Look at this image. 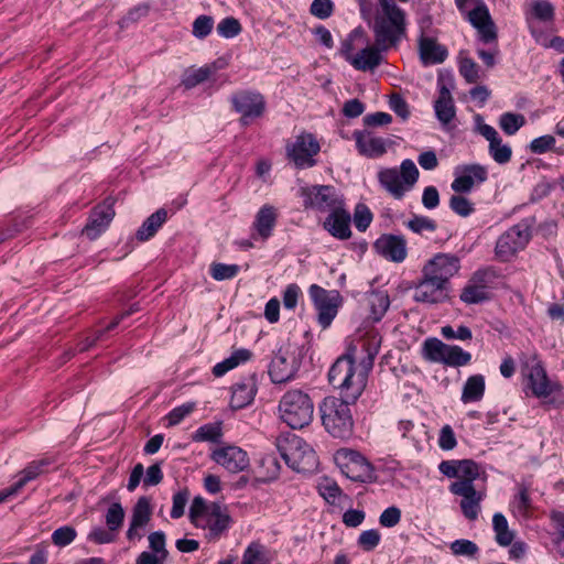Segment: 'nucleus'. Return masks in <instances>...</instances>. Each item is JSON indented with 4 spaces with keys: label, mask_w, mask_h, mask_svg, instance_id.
<instances>
[{
    "label": "nucleus",
    "mask_w": 564,
    "mask_h": 564,
    "mask_svg": "<svg viewBox=\"0 0 564 564\" xmlns=\"http://www.w3.org/2000/svg\"><path fill=\"white\" fill-rule=\"evenodd\" d=\"M359 344L367 355L365 358L361 359L357 349L350 347L328 371V381L339 391L340 398H325L319 412L324 427L334 437L346 438L351 435L354 420L349 403H355L365 390L368 371L379 350L375 339L371 343L364 339Z\"/></svg>",
    "instance_id": "1"
},
{
    "label": "nucleus",
    "mask_w": 564,
    "mask_h": 564,
    "mask_svg": "<svg viewBox=\"0 0 564 564\" xmlns=\"http://www.w3.org/2000/svg\"><path fill=\"white\" fill-rule=\"evenodd\" d=\"M192 524L204 531L209 543L218 542L227 534L234 520L228 507L219 502L207 503L202 497H195L189 508Z\"/></svg>",
    "instance_id": "2"
},
{
    "label": "nucleus",
    "mask_w": 564,
    "mask_h": 564,
    "mask_svg": "<svg viewBox=\"0 0 564 564\" xmlns=\"http://www.w3.org/2000/svg\"><path fill=\"white\" fill-rule=\"evenodd\" d=\"M521 362L525 388L531 394L549 404L564 405V388L557 381L550 380L538 355H523Z\"/></svg>",
    "instance_id": "3"
},
{
    "label": "nucleus",
    "mask_w": 564,
    "mask_h": 564,
    "mask_svg": "<svg viewBox=\"0 0 564 564\" xmlns=\"http://www.w3.org/2000/svg\"><path fill=\"white\" fill-rule=\"evenodd\" d=\"M405 31L406 19H403V25H401L399 33H392V35H387V37L382 40V37H378V33L376 32L375 17L372 23L375 44L366 46L356 54L346 53V61L357 70H373L381 64L383 59L381 52L387 51L391 47H395L399 44V42L405 36Z\"/></svg>",
    "instance_id": "4"
},
{
    "label": "nucleus",
    "mask_w": 564,
    "mask_h": 564,
    "mask_svg": "<svg viewBox=\"0 0 564 564\" xmlns=\"http://www.w3.org/2000/svg\"><path fill=\"white\" fill-rule=\"evenodd\" d=\"M275 446L286 465L299 473H311L317 467V457L313 447L303 438L286 433L280 435Z\"/></svg>",
    "instance_id": "5"
},
{
    "label": "nucleus",
    "mask_w": 564,
    "mask_h": 564,
    "mask_svg": "<svg viewBox=\"0 0 564 564\" xmlns=\"http://www.w3.org/2000/svg\"><path fill=\"white\" fill-rule=\"evenodd\" d=\"M278 411L280 419L291 429H302L313 420L314 404L306 392L292 389L282 395Z\"/></svg>",
    "instance_id": "6"
},
{
    "label": "nucleus",
    "mask_w": 564,
    "mask_h": 564,
    "mask_svg": "<svg viewBox=\"0 0 564 564\" xmlns=\"http://www.w3.org/2000/svg\"><path fill=\"white\" fill-rule=\"evenodd\" d=\"M420 171L415 163L405 159L399 167H384L378 172L381 187L394 199H402L416 184Z\"/></svg>",
    "instance_id": "7"
},
{
    "label": "nucleus",
    "mask_w": 564,
    "mask_h": 564,
    "mask_svg": "<svg viewBox=\"0 0 564 564\" xmlns=\"http://www.w3.org/2000/svg\"><path fill=\"white\" fill-rule=\"evenodd\" d=\"M335 463L341 473L354 481L367 482L373 478L371 464L356 451L338 449L335 454Z\"/></svg>",
    "instance_id": "8"
},
{
    "label": "nucleus",
    "mask_w": 564,
    "mask_h": 564,
    "mask_svg": "<svg viewBox=\"0 0 564 564\" xmlns=\"http://www.w3.org/2000/svg\"><path fill=\"white\" fill-rule=\"evenodd\" d=\"M301 366L295 347L283 345L275 352L269 367V376L273 383H285L294 379Z\"/></svg>",
    "instance_id": "9"
},
{
    "label": "nucleus",
    "mask_w": 564,
    "mask_h": 564,
    "mask_svg": "<svg viewBox=\"0 0 564 564\" xmlns=\"http://www.w3.org/2000/svg\"><path fill=\"white\" fill-rule=\"evenodd\" d=\"M308 293L318 312L317 321L319 325L327 328L336 317L341 303L339 292L336 290L328 291L317 284H312Z\"/></svg>",
    "instance_id": "10"
},
{
    "label": "nucleus",
    "mask_w": 564,
    "mask_h": 564,
    "mask_svg": "<svg viewBox=\"0 0 564 564\" xmlns=\"http://www.w3.org/2000/svg\"><path fill=\"white\" fill-rule=\"evenodd\" d=\"M376 32L378 37L386 39L387 35L398 32L403 25V19H406L405 11L397 4L394 0H378V10L376 12Z\"/></svg>",
    "instance_id": "11"
},
{
    "label": "nucleus",
    "mask_w": 564,
    "mask_h": 564,
    "mask_svg": "<svg viewBox=\"0 0 564 564\" xmlns=\"http://www.w3.org/2000/svg\"><path fill=\"white\" fill-rule=\"evenodd\" d=\"M530 240L529 228L518 224L505 231L497 240L496 256L501 261H509L522 250Z\"/></svg>",
    "instance_id": "12"
},
{
    "label": "nucleus",
    "mask_w": 564,
    "mask_h": 564,
    "mask_svg": "<svg viewBox=\"0 0 564 564\" xmlns=\"http://www.w3.org/2000/svg\"><path fill=\"white\" fill-rule=\"evenodd\" d=\"M231 105L236 112L240 113V123L248 126L257 118H260L265 110L263 96L256 91L240 90L231 96Z\"/></svg>",
    "instance_id": "13"
},
{
    "label": "nucleus",
    "mask_w": 564,
    "mask_h": 564,
    "mask_svg": "<svg viewBox=\"0 0 564 564\" xmlns=\"http://www.w3.org/2000/svg\"><path fill=\"white\" fill-rule=\"evenodd\" d=\"M301 195L306 207L316 208L322 212L330 213L343 206V200L336 188L329 185L303 187Z\"/></svg>",
    "instance_id": "14"
},
{
    "label": "nucleus",
    "mask_w": 564,
    "mask_h": 564,
    "mask_svg": "<svg viewBox=\"0 0 564 564\" xmlns=\"http://www.w3.org/2000/svg\"><path fill=\"white\" fill-rule=\"evenodd\" d=\"M460 269L459 259L448 253H437L422 268L421 273L444 284L449 289V280Z\"/></svg>",
    "instance_id": "15"
},
{
    "label": "nucleus",
    "mask_w": 564,
    "mask_h": 564,
    "mask_svg": "<svg viewBox=\"0 0 564 564\" xmlns=\"http://www.w3.org/2000/svg\"><path fill=\"white\" fill-rule=\"evenodd\" d=\"M449 491L462 498L459 507L464 517L470 521H475L479 516L486 491L477 490L474 484L466 481L452 482Z\"/></svg>",
    "instance_id": "16"
},
{
    "label": "nucleus",
    "mask_w": 564,
    "mask_h": 564,
    "mask_svg": "<svg viewBox=\"0 0 564 564\" xmlns=\"http://www.w3.org/2000/svg\"><path fill=\"white\" fill-rule=\"evenodd\" d=\"M319 152V143L311 133H301L294 142L288 144L286 153L296 167L305 169L315 165L314 156Z\"/></svg>",
    "instance_id": "17"
},
{
    "label": "nucleus",
    "mask_w": 564,
    "mask_h": 564,
    "mask_svg": "<svg viewBox=\"0 0 564 564\" xmlns=\"http://www.w3.org/2000/svg\"><path fill=\"white\" fill-rule=\"evenodd\" d=\"M555 12L553 4L547 0H531L529 9L525 12V22L530 30L531 35L536 42L543 41V32L538 25V22L552 24L554 21Z\"/></svg>",
    "instance_id": "18"
},
{
    "label": "nucleus",
    "mask_w": 564,
    "mask_h": 564,
    "mask_svg": "<svg viewBox=\"0 0 564 564\" xmlns=\"http://www.w3.org/2000/svg\"><path fill=\"white\" fill-rule=\"evenodd\" d=\"M449 289L444 284L421 273L414 286L413 300L417 303L437 305L448 300Z\"/></svg>",
    "instance_id": "19"
},
{
    "label": "nucleus",
    "mask_w": 564,
    "mask_h": 564,
    "mask_svg": "<svg viewBox=\"0 0 564 564\" xmlns=\"http://www.w3.org/2000/svg\"><path fill=\"white\" fill-rule=\"evenodd\" d=\"M212 459L229 473L236 474L246 470L250 460L246 451L235 445H226L214 449Z\"/></svg>",
    "instance_id": "20"
},
{
    "label": "nucleus",
    "mask_w": 564,
    "mask_h": 564,
    "mask_svg": "<svg viewBox=\"0 0 564 564\" xmlns=\"http://www.w3.org/2000/svg\"><path fill=\"white\" fill-rule=\"evenodd\" d=\"M477 131L489 142V154L498 164H506L511 160L512 150L511 148L502 143V139L499 137L497 130L482 122L481 116H476Z\"/></svg>",
    "instance_id": "21"
},
{
    "label": "nucleus",
    "mask_w": 564,
    "mask_h": 564,
    "mask_svg": "<svg viewBox=\"0 0 564 564\" xmlns=\"http://www.w3.org/2000/svg\"><path fill=\"white\" fill-rule=\"evenodd\" d=\"M489 278L487 270L476 271L460 292L459 299L466 304H478L489 300Z\"/></svg>",
    "instance_id": "22"
},
{
    "label": "nucleus",
    "mask_w": 564,
    "mask_h": 564,
    "mask_svg": "<svg viewBox=\"0 0 564 564\" xmlns=\"http://www.w3.org/2000/svg\"><path fill=\"white\" fill-rule=\"evenodd\" d=\"M352 137L359 154L370 159L382 156L392 144L389 139L378 137L369 130H356Z\"/></svg>",
    "instance_id": "23"
},
{
    "label": "nucleus",
    "mask_w": 564,
    "mask_h": 564,
    "mask_svg": "<svg viewBox=\"0 0 564 564\" xmlns=\"http://www.w3.org/2000/svg\"><path fill=\"white\" fill-rule=\"evenodd\" d=\"M488 177L487 169L480 164H466L455 169L452 189L456 193H469L475 182L484 183Z\"/></svg>",
    "instance_id": "24"
},
{
    "label": "nucleus",
    "mask_w": 564,
    "mask_h": 564,
    "mask_svg": "<svg viewBox=\"0 0 564 564\" xmlns=\"http://www.w3.org/2000/svg\"><path fill=\"white\" fill-rule=\"evenodd\" d=\"M152 516L151 499L149 497H140L132 510V517L127 539L131 542L140 541L143 538L142 530L148 525Z\"/></svg>",
    "instance_id": "25"
},
{
    "label": "nucleus",
    "mask_w": 564,
    "mask_h": 564,
    "mask_svg": "<svg viewBox=\"0 0 564 564\" xmlns=\"http://www.w3.org/2000/svg\"><path fill=\"white\" fill-rule=\"evenodd\" d=\"M375 248L379 254L397 263L404 261L408 254L406 241L402 236L382 235L376 240Z\"/></svg>",
    "instance_id": "26"
},
{
    "label": "nucleus",
    "mask_w": 564,
    "mask_h": 564,
    "mask_svg": "<svg viewBox=\"0 0 564 564\" xmlns=\"http://www.w3.org/2000/svg\"><path fill=\"white\" fill-rule=\"evenodd\" d=\"M115 216L112 204L104 203L97 206L91 213L88 223L83 228V235L94 240L104 232Z\"/></svg>",
    "instance_id": "27"
},
{
    "label": "nucleus",
    "mask_w": 564,
    "mask_h": 564,
    "mask_svg": "<svg viewBox=\"0 0 564 564\" xmlns=\"http://www.w3.org/2000/svg\"><path fill=\"white\" fill-rule=\"evenodd\" d=\"M256 393V375H250L249 377L236 382L231 388V409L239 410L248 406L253 401Z\"/></svg>",
    "instance_id": "28"
},
{
    "label": "nucleus",
    "mask_w": 564,
    "mask_h": 564,
    "mask_svg": "<svg viewBox=\"0 0 564 564\" xmlns=\"http://www.w3.org/2000/svg\"><path fill=\"white\" fill-rule=\"evenodd\" d=\"M350 214L340 206L329 213L324 221V228L335 238L347 240L351 237Z\"/></svg>",
    "instance_id": "29"
},
{
    "label": "nucleus",
    "mask_w": 564,
    "mask_h": 564,
    "mask_svg": "<svg viewBox=\"0 0 564 564\" xmlns=\"http://www.w3.org/2000/svg\"><path fill=\"white\" fill-rule=\"evenodd\" d=\"M278 219L276 209L269 204L263 205L254 217V221L252 227L256 231L252 238H260L262 240H267L271 235L275 227Z\"/></svg>",
    "instance_id": "30"
},
{
    "label": "nucleus",
    "mask_w": 564,
    "mask_h": 564,
    "mask_svg": "<svg viewBox=\"0 0 564 564\" xmlns=\"http://www.w3.org/2000/svg\"><path fill=\"white\" fill-rule=\"evenodd\" d=\"M420 58L424 65L441 64L447 57V50L436 39L422 35L419 39Z\"/></svg>",
    "instance_id": "31"
},
{
    "label": "nucleus",
    "mask_w": 564,
    "mask_h": 564,
    "mask_svg": "<svg viewBox=\"0 0 564 564\" xmlns=\"http://www.w3.org/2000/svg\"><path fill=\"white\" fill-rule=\"evenodd\" d=\"M47 459L33 460L20 471V478L10 487L6 488L10 497L15 496L29 482L42 475L48 466Z\"/></svg>",
    "instance_id": "32"
},
{
    "label": "nucleus",
    "mask_w": 564,
    "mask_h": 564,
    "mask_svg": "<svg viewBox=\"0 0 564 564\" xmlns=\"http://www.w3.org/2000/svg\"><path fill=\"white\" fill-rule=\"evenodd\" d=\"M395 430L402 438L409 440L417 448L421 447L427 437L425 425L411 420H400Z\"/></svg>",
    "instance_id": "33"
},
{
    "label": "nucleus",
    "mask_w": 564,
    "mask_h": 564,
    "mask_svg": "<svg viewBox=\"0 0 564 564\" xmlns=\"http://www.w3.org/2000/svg\"><path fill=\"white\" fill-rule=\"evenodd\" d=\"M437 119L443 123H449L455 117V106L449 89L442 85L440 95L434 105Z\"/></svg>",
    "instance_id": "34"
},
{
    "label": "nucleus",
    "mask_w": 564,
    "mask_h": 564,
    "mask_svg": "<svg viewBox=\"0 0 564 564\" xmlns=\"http://www.w3.org/2000/svg\"><path fill=\"white\" fill-rule=\"evenodd\" d=\"M217 70L218 67L215 63L206 64L198 68L189 67L184 72L181 84L186 89H192L195 86L208 80Z\"/></svg>",
    "instance_id": "35"
},
{
    "label": "nucleus",
    "mask_w": 564,
    "mask_h": 564,
    "mask_svg": "<svg viewBox=\"0 0 564 564\" xmlns=\"http://www.w3.org/2000/svg\"><path fill=\"white\" fill-rule=\"evenodd\" d=\"M167 219V212L164 208L158 209L150 215L138 229L135 237L139 241L151 239Z\"/></svg>",
    "instance_id": "36"
},
{
    "label": "nucleus",
    "mask_w": 564,
    "mask_h": 564,
    "mask_svg": "<svg viewBox=\"0 0 564 564\" xmlns=\"http://www.w3.org/2000/svg\"><path fill=\"white\" fill-rule=\"evenodd\" d=\"M251 356V351L246 348L237 349L228 358L214 366L213 375L215 377H221L229 370L238 367L240 364L248 361Z\"/></svg>",
    "instance_id": "37"
},
{
    "label": "nucleus",
    "mask_w": 564,
    "mask_h": 564,
    "mask_svg": "<svg viewBox=\"0 0 564 564\" xmlns=\"http://www.w3.org/2000/svg\"><path fill=\"white\" fill-rule=\"evenodd\" d=\"M485 393V378L482 375L470 376L462 392V401L464 403L477 402L482 399Z\"/></svg>",
    "instance_id": "38"
},
{
    "label": "nucleus",
    "mask_w": 564,
    "mask_h": 564,
    "mask_svg": "<svg viewBox=\"0 0 564 564\" xmlns=\"http://www.w3.org/2000/svg\"><path fill=\"white\" fill-rule=\"evenodd\" d=\"M368 304L370 306V318L373 322L382 319L390 306V297L386 291H372L368 297Z\"/></svg>",
    "instance_id": "39"
},
{
    "label": "nucleus",
    "mask_w": 564,
    "mask_h": 564,
    "mask_svg": "<svg viewBox=\"0 0 564 564\" xmlns=\"http://www.w3.org/2000/svg\"><path fill=\"white\" fill-rule=\"evenodd\" d=\"M492 528L496 533V542L500 546L511 545L514 533L509 529L508 521L502 513H495L492 517Z\"/></svg>",
    "instance_id": "40"
},
{
    "label": "nucleus",
    "mask_w": 564,
    "mask_h": 564,
    "mask_svg": "<svg viewBox=\"0 0 564 564\" xmlns=\"http://www.w3.org/2000/svg\"><path fill=\"white\" fill-rule=\"evenodd\" d=\"M447 346L437 338H427L423 344L422 355L429 361L442 362Z\"/></svg>",
    "instance_id": "41"
},
{
    "label": "nucleus",
    "mask_w": 564,
    "mask_h": 564,
    "mask_svg": "<svg viewBox=\"0 0 564 564\" xmlns=\"http://www.w3.org/2000/svg\"><path fill=\"white\" fill-rule=\"evenodd\" d=\"M223 436L220 423L204 424L196 430L192 438L194 442H212L219 443Z\"/></svg>",
    "instance_id": "42"
},
{
    "label": "nucleus",
    "mask_w": 564,
    "mask_h": 564,
    "mask_svg": "<svg viewBox=\"0 0 564 564\" xmlns=\"http://www.w3.org/2000/svg\"><path fill=\"white\" fill-rule=\"evenodd\" d=\"M471 355L468 351L463 350L459 346H447L444 355V359L441 364L451 367H460L470 362Z\"/></svg>",
    "instance_id": "43"
},
{
    "label": "nucleus",
    "mask_w": 564,
    "mask_h": 564,
    "mask_svg": "<svg viewBox=\"0 0 564 564\" xmlns=\"http://www.w3.org/2000/svg\"><path fill=\"white\" fill-rule=\"evenodd\" d=\"M524 124L525 118L521 113L505 112L499 118V127L508 135H513Z\"/></svg>",
    "instance_id": "44"
},
{
    "label": "nucleus",
    "mask_w": 564,
    "mask_h": 564,
    "mask_svg": "<svg viewBox=\"0 0 564 564\" xmlns=\"http://www.w3.org/2000/svg\"><path fill=\"white\" fill-rule=\"evenodd\" d=\"M511 510L517 517L527 518L531 508L529 491L524 486H520L518 495L511 501Z\"/></svg>",
    "instance_id": "45"
},
{
    "label": "nucleus",
    "mask_w": 564,
    "mask_h": 564,
    "mask_svg": "<svg viewBox=\"0 0 564 564\" xmlns=\"http://www.w3.org/2000/svg\"><path fill=\"white\" fill-rule=\"evenodd\" d=\"M406 227L419 235L432 234L436 230L437 225L435 220L426 217L414 215L411 219L408 220Z\"/></svg>",
    "instance_id": "46"
},
{
    "label": "nucleus",
    "mask_w": 564,
    "mask_h": 564,
    "mask_svg": "<svg viewBox=\"0 0 564 564\" xmlns=\"http://www.w3.org/2000/svg\"><path fill=\"white\" fill-rule=\"evenodd\" d=\"M459 73L469 84L477 83L484 77L480 67L471 58L468 57L460 59Z\"/></svg>",
    "instance_id": "47"
},
{
    "label": "nucleus",
    "mask_w": 564,
    "mask_h": 564,
    "mask_svg": "<svg viewBox=\"0 0 564 564\" xmlns=\"http://www.w3.org/2000/svg\"><path fill=\"white\" fill-rule=\"evenodd\" d=\"M240 271L238 264L214 262L210 264V275L216 281L234 279Z\"/></svg>",
    "instance_id": "48"
},
{
    "label": "nucleus",
    "mask_w": 564,
    "mask_h": 564,
    "mask_svg": "<svg viewBox=\"0 0 564 564\" xmlns=\"http://www.w3.org/2000/svg\"><path fill=\"white\" fill-rule=\"evenodd\" d=\"M319 495L332 505L336 503V500L341 496V489L337 482L329 478H324L318 482L317 486Z\"/></svg>",
    "instance_id": "49"
},
{
    "label": "nucleus",
    "mask_w": 564,
    "mask_h": 564,
    "mask_svg": "<svg viewBox=\"0 0 564 564\" xmlns=\"http://www.w3.org/2000/svg\"><path fill=\"white\" fill-rule=\"evenodd\" d=\"M216 30L219 36L224 39H232L241 33L242 26L238 19L227 17L217 24Z\"/></svg>",
    "instance_id": "50"
},
{
    "label": "nucleus",
    "mask_w": 564,
    "mask_h": 564,
    "mask_svg": "<svg viewBox=\"0 0 564 564\" xmlns=\"http://www.w3.org/2000/svg\"><path fill=\"white\" fill-rule=\"evenodd\" d=\"M459 474L458 479L456 481H466L474 484V481L479 478L480 471L479 466L474 460L470 459H462L459 460V465L457 466Z\"/></svg>",
    "instance_id": "51"
},
{
    "label": "nucleus",
    "mask_w": 564,
    "mask_h": 564,
    "mask_svg": "<svg viewBox=\"0 0 564 564\" xmlns=\"http://www.w3.org/2000/svg\"><path fill=\"white\" fill-rule=\"evenodd\" d=\"M106 524L109 531H118L124 519V510L119 502H113L106 512Z\"/></svg>",
    "instance_id": "52"
},
{
    "label": "nucleus",
    "mask_w": 564,
    "mask_h": 564,
    "mask_svg": "<svg viewBox=\"0 0 564 564\" xmlns=\"http://www.w3.org/2000/svg\"><path fill=\"white\" fill-rule=\"evenodd\" d=\"M241 564H267L264 546L259 542H252L245 550Z\"/></svg>",
    "instance_id": "53"
},
{
    "label": "nucleus",
    "mask_w": 564,
    "mask_h": 564,
    "mask_svg": "<svg viewBox=\"0 0 564 564\" xmlns=\"http://www.w3.org/2000/svg\"><path fill=\"white\" fill-rule=\"evenodd\" d=\"M213 28L214 19L202 14L194 20L192 33L196 39L203 40L210 34Z\"/></svg>",
    "instance_id": "54"
},
{
    "label": "nucleus",
    "mask_w": 564,
    "mask_h": 564,
    "mask_svg": "<svg viewBox=\"0 0 564 564\" xmlns=\"http://www.w3.org/2000/svg\"><path fill=\"white\" fill-rule=\"evenodd\" d=\"M76 530L69 525L56 529L52 533V542L59 547L69 545L76 538Z\"/></svg>",
    "instance_id": "55"
},
{
    "label": "nucleus",
    "mask_w": 564,
    "mask_h": 564,
    "mask_svg": "<svg viewBox=\"0 0 564 564\" xmlns=\"http://www.w3.org/2000/svg\"><path fill=\"white\" fill-rule=\"evenodd\" d=\"M451 551L456 556H474L478 552V546L470 540L460 539L451 543Z\"/></svg>",
    "instance_id": "56"
},
{
    "label": "nucleus",
    "mask_w": 564,
    "mask_h": 564,
    "mask_svg": "<svg viewBox=\"0 0 564 564\" xmlns=\"http://www.w3.org/2000/svg\"><path fill=\"white\" fill-rule=\"evenodd\" d=\"M449 207L462 217H467L474 212L473 203L460 195H453L449 199Z\"/></svg>",
    "instance_id": "57"
},
{
    "label": "nucleus",
    "mask_w": 564,
    "mask_h": 564,
    "mask_svg": "<svg viewBox=\"0 0 564 564\" xmlns=\"http://www.w3.org/2000/svg\"><path fill=\"white\" fill-rule=\"evenodd\" d=\"M380 540H381V535H380L379 531L376 529H370V530H366V531L361 532V534L358 538V545L364 551L369 552L378 546V544L380 543Z\"/></svg>",
    "instance_id": "58"
},
{
    "label": "nucleus",
    "mask_w": 564,
    "mask_h": 564,
    "mask_svg": "<svg viewBox=\"0 0 564 564\" xmlns=\"http://www.w3.org/2000/svg\"><path fill=\"white\" fill-rule=\"evenodd\" d=\"M372 221V214L366 205H357L354 214V223L359 231H365Z\"/></svg>",
    "instance_id": "59"
},
{
    "label": "nucleus",
    "mask_w": 564,
    "mask_h": 564,
    "mask_svg": "<svg viewBox=\"0 0 564 564\" xmlns=\"http://www.w3.org/2000/svg\"><path fill=\"white\" fill-rule=\"evenodd\" d=\"M195 409V403L188 402L184 403L180 406L174 408L167 415L166 420L169 425H177L181 423L187 415H189Z\"/></svg>",
    "instance_id": "60"
},
{
    "label": "nucleus",
    "mask_w": 564,
    "mask_h": 564,
    "mask_svg": "<svg viewBox=\"0 0 564 564\" xmlns=\"http://www.w3.org/2000/svg\"><path fill=\"white\" fill-rule=\"evenodd\" d=\"M333 11L334 3L332 0H314L310 8L311 14L321 20L329 18Z\"/></svg>",
    "instance_id": "61"
},
{
    "label": "nucleus",
    "mask_w": 564,
    "mask_h": 564,
    "mask_svg": "<svg viewBox=\"0 0 564 564\" xmlns=\"http://www.w3.org/2000/svg\"><path fill=\"white\" fill-rule=\"evenodd\" d=\"M149 546L152 550L151 553H155L162 555L164 557L169 556V551L165 547V534L162 531L152 532L149 536Z\"/></svg>",
    "instance_id": "62"
},
{
    "label": "nucleus",
    "mask_w": 564,
    "mask_h": 564,
    "mask_svg": "<svg viewBox=\"0 0 564 564\" xmlns=\"http://www.w3.org/2000/svg\"><path fill=\"white\" fill-rule=\"evenodd\" d=\"M468 20L475 29H478L492 19L486 6H478L469 11Z\"/></svg>",
    "instance_id": "63"
},
{
    "label": "nucleus",
    "mask_w": 564,
    "mask_h": 564,
    "mask_svg": "<svg viewBox=\"0 0 564 564\" xmlns=\"http://www.w3.org/2000/svg\"><path fill=\"white\" fill-rule=\"evenodd\" d=\"M555 144V138L551 134H545L535 138L530 143V150L533 153L542 154L551 150Z\"/></svg>",
    "instance_id": "64"
}]
</instances>
